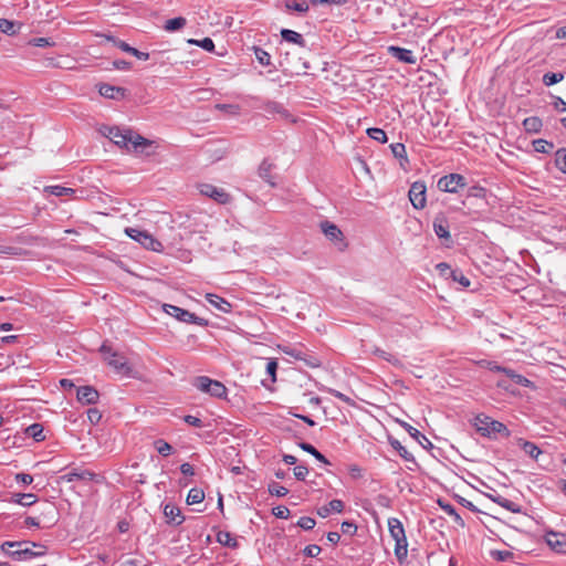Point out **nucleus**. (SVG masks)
I'll list each match as a JSON object with an SVG mask.
<instances>
[{
  "label": "nucleus",
  "mask_w": 566,
  "mask_h": 566,
  "mask_svg": "<svg viewBox=\"0 0 566 566\" xmlns=\"http://www.w3.org/2000/svg\"><path fill=\"white\" fill-rule=\"evenodd\" d=\"M164 514L168 518V523L180 525L184 522L180 510L171 504H167L164 509Z\"/></svg>",
  "instance_id": "5701e85b"
},
{
  "label": "nucleus",
  "mask_w": 566,
  "mask_h": 566,
  "mask_svg": "<svg viewBox=\"0 0 566 566\" xmlns=\"http://www.w3.org/2000/svg\"><path fill=\"white\" fill-rule=\"evenodd\" d=\"M272 167H273V165L271 163H269L268 160H263L259 167V176L264 181H266L270 186L274 187L275 181H274V177L271 174Z\"/></svg>",
  "instance_id": "7c9ffc66"
},
{
  "label": "nucleus",
  "mask_w": 566,
  "mask_h": 566,
  "mask_svg": "<svg viewBox=\"0 0 566 566\" xmlns=\"http://www.w3.org/2000/svg\"><path fill=\"white\" fill-rule=\"evenodd\" d=\"M547 544L557 553H566V537L563 534L549 532L546 535Z\"/></svg>",
  "instance_id": "a211bd4d"
},
{
  "label": "nucleus",
  "mask_w": 566,
  "mask_h": 566,
  "mask_svg": "<svg viewBox=\"0 0 566 566\" xmlns=\"http://www.w3.org/2000/svg\"><path fill=\"white\" fill-rule=\"evenodd\" d=\"M373 354L378 356L379 358L392 364V365H398L400 364V360L392 354L390 353H387L386 350L379 348V347H376L374 350H373Z\"/></svg>",
  "instance_id": "a19ab883"
},
{
  "label": "nucleus",
  "mask_w": 566,
  "mask_h": 566,
  "mask_svg": "<svg viewBox=\"0 0 566 566\" xmlns=\"http://www.w3.org/2000/svg\"><path fill=\"white\" fill-rule=\"evenodd\" d=\"M206 300L222 313H230L232 311L231 303L217 294L208 293Z\"/></svg>",
  "instance_id": "aec40b11"
},
{
  "label": "nucleus",
  "mask_w": 566,
  "mask_h": 566,
  "mask_svg": "<svg viewBox=\"0 0 566 566\" xmlns=\"http://www.w3.org/2000/svg\"><path fill=\"white\" fill-rule=\"evenodd\" d=\"M15 481L21 482L23 484H31L33 482V476L28 473H18L15 475Z\"/></svg>",
  "instance_id": "774afa93"
},
{
  "label": "nucleus",
  "mask_w": 566,
  "mask_h": 566,
  "mask_svg": "<svg viewBox=\"0 0 566 566\" xmlns=\"http://www.w3.org/2000/svg\"><path fill=\"white\" fill-rule=\"evenodd\" d=\"M390 149L394 157L400 160V166L406 168V165L409 163V160L405 145L401 143H395L390 145Z\"/></svg>",
  "instance_id": "c756f323"
},
{
  "label": "nucleus",
  "mask_w": 566,
  "mask_h": 566,
  "mask_svg": "<svg viewBox=\"0 0 566 566\" xmlns=\"http://www.w3.org/2000/svg\"><path fill=\"white\" fill-rule=\"evenodd\" d=\"M38 501L36 495L32 493H17L13 494L10 502L20 504L22 506H31Z\"/></svg>",
  "instance_id": "c85d7f7f"
},
{
  "label": "nucleus",
  "mask_w": 566,
  "mask_h": 566,
  "mask_svg": "<svg viewBox=\"0 0 566 566\" xmlns=\"http://www.w3.org/2000/svg\"><path fill=\"white\" fill-rule=\"evenodd\" d=\"M105 39L107 41H112L117 48H119L122 51H124L126 53L132 54L135 49V48L130 46L128 43H126L122 40H117L112 35H105Z\"/></svg>",
  "instance_id": "864d4df0"
},
{
  "label": "nucleus",
  "mask_w": 566,
  "mask_h": 566,
  "mask_svg": "<svg viewBox=\"0 0 566 566\" xmlns=\"http://www.w3.org/2000/svg\"><path fill=\"white\" fill-rule=\"evenodd\" d=\"M21 24L18 25V29H15V23L13 21L7 20V19H0V31L2 33L12 35L15 34L17 31L20 29Z\"/></svg>",
  "instance_id": "37998d69"
},
{
  "label": "nucleus",
  "mask_w": 566,
  "mask_h": 566,
  "mask_svg": "<svg viewBox=\"0 0 566 566\" xmlns=\"http://www.w3.org/2000/svg\"><path fill=\"white\" fill-rule=\"evenodd\" d=\"M216 107L231 115H239L240 113V106L234 104H218Z\"/></svg>",
  "instance_id": "13d9d810"
},
{
  "label": "nucleus",
  "mask_w": 566,
  "mask_h": 566,
  "mask_svg": "<svg viewBox=\"0 0 566 566\" xmlns=\"http://www.w3.org/2000/svg\"><path fill=\"white\" fill-rule=\"evenodd\" d=\"M451 277L463 287H469L471 284L470 280L459 270L451 271Z\"/></svg>",
  "instance_id": "603ef678"
},
{
  "label": "nucleus",
  "mask_w": 566,
  "mask_h": 566,
  "mask_svg": "<svg viewBox=\"0 0 566 566\" xmlns=\"http://www.w3.org/2000/svg\"><path fill=\"white\" fill-rule=\"evenodd\" d=\"M277 361L270 359L266 364V373L271 377L272 381L276 380Z\"/></svg>",
  "instance_id": "bf43d9fd"
},
{
  "label": "nucleus",
  "mask_w": 566,
  "mask_h": 566,
  "mask_svg": "<svg viewBox=\"0 0 566 566\" xmlns=\"http://www.w3.org/2000/svg\"><path fill=\"white\" fill-rule=\"evenodd\" d=\"M388 441H389V444L392 447V449H395L405 461L416 463V459L412 455V453H410L401 444V442L399 440L390 437Z\"/></svg>",
  "instance_id": "bb28decb"
},
{
  "label": "nucleus",
  "mask_w": 566,
  "mask_h": 566,
  "mask_svg": "<svg viewBox=\"0 0 566 566\" xmlns=\"http://www.w3.org/2000/svg\"><path fill=\"white\" fill-rule=\"evenodd\" d=\"M269 492L271 495H275L277 497H283L289 493V490L285 486L281 485L276 482H273L269 485Z\"/></svg>",
  "instance_id": "3c124183"
},
{
  "label": "nucleus",
  "mask_w": 566,
  "mask_h": 566,
  "mask_svg": "<svg viewBox=\"0 0 566 566\" xmlns=\"http://www.w3.org/2000/svg\"><path fill=\"white\" fill-rule=\"evenodd\" d=\"M94 478V473L87 470H78L74 469L62 475V480L66 482H74V481H91Z\"/></svg>",
  "instance_id": "412c9836"
},
{
  "label": "nucleus",
  "mask_w": 566,
  "mask_h": 566,
  "mask_svg": "<svg viewBox=\"0 0 566 566\" xmlns=\"http://www.w3.org/2000/svg\"><path fill=\"white\" fill-rule=\"evenodd\" d=\"M478 364L481 367L486 368V369H489L491 371H495V373H503L504 374L506 371V368H507V367H503V366L499 365L494 360L482 359Z\"/></svg>",
  "instance_id": "de8ad7c7"
},
{
  "label": "nucleus",
  "mask_w": 566,
  "mask_h": 566,
  "mask_svg": "<svg viewBox=\"0 0 566 566\" xmlns=\"http://www.w3.org/2000/svg\"><path fill=\"white\" fill-rule=\"evenodd\" d=\"M200 192L221 205L228 203L230 201V195L224 189L218 188L210 184L200 185Z\"/></svg>",
  "instance_id": "9d476101"
},
{
  "label": "nucleus",
  "mask_w": 566,
  "mask_h": 566,
  "mask_svg": "<svg viewBox=\"0 0 566 566\" xmlns=\"http://www.w3.org/2000/svg\"><path fill=\"white\" fill-rule=\"evenodd\" d=\"M321 230L333 242H339L344 245V237L340 229L329 221L321 222Z\"/></svg>",
  "instance_id": "ddd939ff"
},
{
  "label": "nucleus",
  "mask_w": 566,
  "mask_h": 566,
  "mask_svg": "<svg viewBox=\"0 0 566 566\" xmlns=\"http://www.w3.org/2000/svg\"><path fill=\"white\" fill-rule=\"evenodd\" d=\"M262 109L265 114L275 116L279 115L282 118H287L290 116L289 112L284 106L274 101H268L263 104Z\"/></svg>",
  "instance_id": "6ab92c4d"
},
{
  "label": "nucleus",
  "mask_w": 566,
  "mask_h": 566,
  "mask_svg": "<svg viewBox=\"0 0 566 566\" xmlns=\"http://www.w3.org/2000/svg\"><path fill=\"white\" fill-rule=\"evenodd\" d=\"M254 54L255 59L261 65L269 66L271 64V56L265 50L261 48H254Z\"/></svg>",
  "instance_id": "09e8293b"
},
{
  "label": "nucleus",
  "mask_w": 566,
  "mask_h": 566,
  "mask_svg": "<svg viewBox=\"0 0 566 566\" xmlns=\"http://www.w3.org/2000/svg\"><path fill=\"white\" fill-rule=\"evenodd\" d=\"M553 106L558 112H566V102L559 96L554 97Z\"/></svg>",
  "instance_id": "69168bd1"
},
{
  "label": "nucleus",
  "mask_w": 566,
  "mask_h": 566,
  "mask_svg": "<svg viewBox=\"0 0 566 566\" xmlns=\"http://www.w3.org/2000/svg\"><path fill=\"white\" fill-rule=\"evenodd\" d=\"M517 443L522 450L534 460H537L539 454H542V450L531 441L518 439Z\"/></svg>",
  "instance_id": "cd10ccee"
},
{
  "label": "nucleus",
  "mask_w": 566,
  "mask_h": 566,
  "mask_svg": "<svg viewBox=\"0 0 566 566\" xmlns=\"http://www.w3.org/2000/svg\"><path fill=\"white\" fill-rule=\"evenodd\" d=\"M514 384L526 387V388H534V382L530 380L528 378L524 377L523 375L517 374L515 370L511 368H506V371L504 373Z\"/></svg>",
  "instance_id": "a878e982"
},
{
  "label": "nucleus",
  "mask_w": 566,
  "mask_h": 566,
  "mask_svg": "<svg viewBox=\"0 0 566 566\" xmlns=\"http://www.w3.org/2000/svg\"><path fill=\"white\" fill-rule=\"evenodd\" d=\"M388 52L400 62L408 64H415L417 62L411 50L391 45L388 48Z\"/></svg>",
  "instance_id": "2eb2a0df"
},
{
  "label": "nucleus",
  "mask_w": 566,
  "mask_h": 566,
  "mask_svg": "<svg viewBox=\"0 0 566 566\" xmlns=\"http://www.w3.org/2000/svg\"><path fill=\"white\" fill-rule=\"evenodd\" d=\"M1 551L14 560H30L45 554L43 545L27 541L4 542Z\"/></svg>",
  "instance_id": "f03ea898"
},
{
  "label": "nucleus",
  "mask_w": 566,
  "mask_h": 566,
  "mask_svg": "<svg viewBox=\"0 0 566 566\" xmlns=\"http://www.w3.org/2000/svg\"><path fill=\"white\" fill-rule=\"evenodd\" d=\"M192 386L199 391L209 394L214 398H222L227 395V388L221 381L211 379L207 376H198L193 378Z\"/></svg>",
  "instance_id": "39448f33"
},
{
  "label": "nucleus",
  "mask_w": 566,
  "mask_h": 566,
  "mask_svg": "<svg viewBox=\"0 0 566 566\" xmlns=\"http://www.w3.org/2000/svg\"><path fill=\"white\" fill-rule=\"evenodd\" d=\"M432 227L438 238L446 240L450 239L449 222L443 214H438L434 218Z\"/></svg>",
  "instance_id": "dca6fc26"
},
{
  "label": "nucleus",
  "mask_w": 566,
  "mask_h": 566,
  "mask_svg": "<svg viewBox=\"0 0 566 566\" xmlns=\"http://www.w3.org/2000/svg\"><path fill=\"white\" fill-rule=\"evenodd\" d=\"M308 474V469L305 465H296L294 468V475L297 480L303 481L305 480L306 475Z\"/></svg>",
  "instance_id": "0e129e2a"
},
{
  "label": "nucleus",
  "mask_w": 566,
  "mask_h": 566,
  "mask_svg": "<svg viewBox=\"0 0 566 566\" xmlns=\"http://www.w3.org/2000/svg\"><path fill=\"white\" fill-rule=\"evenodd\" d=\"M534 150L542 154H549L554 149V144L546 139H535L533 140Z\"/></svg>",
  "instance_id": "4c0bfd02"
},
{
  "label": "nucleus",
  "mask_w": 566,
  "mask_h": 566,
  "mask_svg": "<svg viewBox=\"0 0 566 566\" xmlns=\"http://www.w3.org/2000/svg\"><path fill=\"white\" fill-rule=\"evenodd\" d=\"M491 555L497 562H506V560L513 559V557H514V554L512 552H510V551H499V549L497 551H492Z\"/></svg>",
  "instance_id": "5fc2aeb1"
},
{
  "label": "nucleus",
  "mask_w": 566,
  "mask_h": 566,
  "mask_svg": "<svg viewBox=\"0 0 566 566\" xmlns=\"http://www.w3.org/2000/svg\"><path fill=\"white\" fill-rule=\"evenodd\" d=\"M344 510V502L342 500H332L326 506L321 507L317 513L322 517H327L332 512L342 513Z\"/></svg>",
  "instance_id": "b1692460"
},
{
  "label": "nucleus",
  "mask_w": 566,
  "mask_h": 566,
  "mask_svg": "<svg viewBox=\"0 0 566 566\" xmlns=\"http://www.w3.org/2000/svg\"><path fill=\"white\" fill-rule=\"evenodd\" d=\"M555 166L566 174V148H560L555 153Z\"/></svg>",
  "instance_id": "79ce46f5"
},
{
  "label": "nucleus",
  "mask_w": 566,
  "mask_h": 566,
  "mask_svg": "<svg viewBox=\"0 0 566 566\" xmlns=\"http://www.w3.org/2000/svg\"><path fill=\"white\" fill-rule=\"evenodd\" d=\"M524 130L528 134H537L542 130L543 122L537 116H530L523 120Z\"/></svg>",
  "instance_id": "393cba45"
},
{
  "label": "nucleus",
  "mask_w": 566,
  "mask_h": 566,
  "mask_svg": "<svg viewBox=\"0 0 566 566\" xmlns=\"http://www.w3.org/2000/svg\"><path fill=\"white\" fill-rule=\"evenodd\" d=\"M465 186V178L460 174L443 176L438 181V188L444 192L455 193Z\"/></svg>",
  "instance_id": "6e6552de"
},
{
  "label": "nucleus",
  "mask_w": 566,
  "mask_h": 566,
  "mask_svg": "<svg viewBox=\"0 0 566 566\" xmlns=\"http://www.w3.org/2000/svg\"><path fill=\"white\" fill-rule=\"evenodd\" d=\"M44 191L50 195H53L55 197L71 196L75 192L74 189H72V188H67V187H63V186H59V185L48 186L44 188Z\"/></svg>",
  "instance_id": "e433bc0d"
},
{
  "label": "nucleus",
  "mask_w": 566,
  "mask_h": 566,
  "mask_svg": "<svg viewBox=\"0 0 566 566\" xmlns=\"http://www.w3.org/2000/svg\"><path fill=\"white\" fill-rule=\"evenodd\" d=\"M316 525V522L313 517H310V516H302L298 521H297V526L303 528L304 531H311L315 527Z\"/></svg>",
  "instance_id": "6e6d98bb"
},
{
  "label": "nucleus",
  "mask_w": 566,
  "mask_h": 566,
  "mask_svg": "<svg viewBox=\"0 0 566 566\" xmlns=\"http://www.w3.org/2000/svg\"><path fill=\"white\" fill-rule=\"evenodd\" d=\"M388 530L395 541V555L401 563L408 554V542L402 523L397 517L388 518Z\"/></svg>",
  "instance_id": "20e7f679"
},
{
  "label": "nucleus",
  "mask_w": 566,
  "mask_h": 566,
  "mask_svg": "<svg viewBox=\"0 0 566 566\" xmlns=\"http://www.w3.org/2000/svg\"><path fill=\"white\" fill-rule=\"evenodd\" d=\"M273 515L277 518H287L290 516V510L284 505H279L273 509Z\"/></svg>",
  "instance_id": "052dcab7"
},
{
  "label": "nucleus",
  "mask_w": 566,
  "mask_h": 566,
  "mask_svg": "<svg viewBox=\"0 0 566 566\" xmlns=\"http://www.w3.org/2000/svg\"><path fill=\"white\" fill-rule=\"evenodd\" d=\"M205 500V492L201 489L192 488L187 495V503L189 505L199 504Z\"/></svg>",
  "instance_id": "58836bf2"
},
{
  "label": "nucleus",
  "mask_w": 566,
  "mask_h": 566,
  "mask_svg": "<svg viewBox=\"0 0 566 566\" xmlns=\"http://www.w3.org/2000/svg\"><path fill=\"white\" fill-rule=\"evenodd\" d=\"M101 352L104 354V359L106 363L118 374L120 375H128L130 373V367L128 365V361L125 356L112 352L109 347L106 345H103L101 347Z\"/></svg>",
  "instance_id": "0eeeda50"
},
{
  "label": "nucleus",
  "mask_w": 566,
  "mask_h": 566,
  "mask_svg": "<svg viewBox=\"0 0 566 566\" xmlns=\"http://www.w3.org/2000/svg\"><path fill=\"white\" fill-rule=\"evenodd\" d=\"M399 423L423 449L430 450L433 448L432 442L418 429L413 428L405 421H400Z\"/></svg>",
  "instance_id": "4468645a"
},
{
  "label": "nucleus",
  "mask_w": 566,
  "mask_h": 566,
  "mask_svg": "<svg viewBox=\"0 0 566 566\" xmlns=\"http://www.w3.org/2000/svg\"><path fill=\"white\" fill-rule=\"evenodd\" d=\"M281 36L284 41L297 44L301 48H305L306 45L303 35L296 31L290 29H282Z\"/></svg>",
  "instance_id": "4be33fe9"
},
{
  "label": "nucleus",
  "mask_w": 566,
  "mask_h": 566,
  "mask_svg": "<svg viewBox=\"0 0 566 566\" xmlns=\"http://www.w3.org/2000/svg\"><path fill=\"white\" fill-rule=\"evenodd\" d=\"M366 133H367L369 138L378 142L380 144H385L388 140L387 134L381 128L371 127V128H368Z\"/></svg>",
  "instance_id": "ea45409f"
},
{
  "label": "nucleus",
  "mask_w": 566,
  "mask_h": 566,
  "mask_svg": "<svg viewBox=\"0 0 566 566\" xmlns=\"http://www.w3.org/2000/svg\"><path fill=\"white\" fill-rule=\"evenodd\" d=\"M125 233L133 240L140 243L145 249L160 252L163 251V244L153 234L138 228H126Z\"/></svg>",
  "instance_id": "423d86ee"
},
{
  "label": "nucleus",
  "mask_w": 566,
  "mask_h": 566,
  "mask_svg": "<svg viewBox=\"0 0 566 566\" xmlns=\"http://www.w3.org/2000/svg\"><path fill=\"white\" fill-rule=\"evenodd\" d=\"M25 433L38 442L45 440L43 426L41 423H32L25 429Z\"/></svg>",
  "instance_id": "f704fd0d"
},
{
  "label": "nucleus",
  "mask_w": 566,
  "mask_h": 566,
  "mask_svg": "<svg viewBox=\"0 0 566 566\" xmlns=\"http://www.w3.org/2000/svg\"><path fill=\"white\" fill-rule=\"evenodd\" d=\"M76 397L83 405H95L98 401L99 394L92 386H81L76 389Z\"/></svg>",
  "instance_id": "9b49d317"
},
{
  "label": "nucleus",
  "mask_w": 566,
  "mask_h": 566,
  "mask_svg": "<svg viewBox=\"0 0 566 566\" xmlns=\"http://www.w3.org/2000/svg\"><path fill=\"white\" fill-rule=\"evenodd\" d=\"M113 65L115 69L120 70V71H127L132 67L130 62H127L125 60H115L113 62Z\"/></svg>",
  "instance_id": "338daca9"
},
{
  "label": "nucleus",
  "mask_w": 566,
  "mask_h": 566,
  "mask_svg": "<svg viewBox=\"0 0 566 566\" xmlns=\"http://www.w3.org/2000/svg\"><path fill=\"white\" fill-rule=\"evenodd\" d=\"M164 311L168 315L177 318L179 322H182V323H188V322H190L191 318H193L191 312L184 310L176 305L165 304Z\"/></svg>",
  "instance_id": "f3484780"
},
{
  "label": "nucleus",
  "mask_w": 566,
  "mask_h": 566,
  "mask_svg": "<svg viewBox=\"0 0 566 566\" xmlns=\"http://www.w3.org/2000/svg\"><path fill=\"white\" fill-rule=\"evenodd\" d=\"M106 136L115 145L122 148H126L128 150L134 149L135 151L140 153H144V150L153 144L151 140L139 134H135L130 129H120L118 127H109Z\"/></svg>",
  "instance_id": "f257e3e1"
},
{
  "label": "nucleus",
  "mask_w": 566,
  "mask_h": 566,
  "mask_svg": "<svg viewBox=\"0 0 566 566\" xmlns=\"http://www.w3.org/2000/svg\"><path fill=\"white\" fill-rule=\"evenodd\" d=\"M285 9L291 11H296L298 13H306L308 10H310V7H308V3L306 0H301V1H296V0H286L285 3Z\"/></svg>",
  "instance_id": "2f4dec72"
},
{
  "label": "nucleus",
  "mask_w": 566,
  "mask_h": 566,
  "mask_svg": "<svg viewBox=\"0 0 566 566\" xmlns=\"http://www.w3.org/2000/svg\"><path fill=\"white\" fill-rule=\"evenodd\" d=\"M426 185L422 181H415L409 189V200L415 209H423L427 203Z\"/></svg>",
  "instance_id": "1a4fd4ad"
},
{
  "label": "nucleus",
  "mask_w": 566,
  "mask_h": 566,
  "mask_svg": "<svg viewBox=\"0 0 566 566\" xmlns=\"http://www.w3.org/2000/svg\"><path fill=\"white\" fill-rule=\"evenodd\" d=\"M217 541L227 547L234 548L238 546L237 538L229 532L222 531L217 534Z\"/></svg>",
  "instance_id": "c9c22d12"
},
{
  "label": "nucleus",
  "mask_w": 566,
  "mask_h": 566,
  "mask_svg": "<svg viewBox=\"0 0 566 566\" xmlns=\"http://www.w3.org/2000/svg\"><path fill=\"white\" fill-rule=\"evenodd\" d=\"M497 504L512 513L521 512V506L517 503H515L504 496L500 497V502Z\"/></svg>",
  "instance_id": "8fccbe9b"
},
{
  "label": "nucleus",
  "mask_w": 566,
  "mask_h": 566,
  "mask_svg": "<svg viewBox=\"0 0 566 566\" xmlns=\"http://www.w3.org/2000/svg\"><path fill=\"white\" fill-rule=\"evenodd\" d=\"M155 444V448L156 450L158 451L159 454H161L163 457H168L171 454L172 452V447L171 444H169L168 442H166L165 440L163 439H158L154 442Z\"/></svg>",
  "instance_id": "a18cd8bd"
},
{
  "label": "nucleus",
  "mask_w": 566,
  "mask_h": 566,
  "mask_svg": "<svg viewBox=\"0 0 566 566\" xmlns=\"http://www.w3.org/2000/svg\"><path fill=\"white\" fill-rule=\"evenodd\" d=\"M321 547L316 544H311V545H307L305 548H304V554L307 556V557H316L319 553H321Z\"/></svg>",
  "instance_id": "e2e57ef3"
},
{
  "label": "nucleus",
  "mask_w": 566,
  "mask_h": 566,
  "mask_svg": "<svg viewBox=\"0 0 566 566\" xmlns=\"http://www.w3.org/2000/svg\"><path fill=\"white\" fill-rule=\"evenodd\" d=\"M473 426L481 436L486 438H493L495 434H502L507 438L511 434L503 422L494 420L484 413L474 417Z\"/></svg>",
  "instance_id": "7ed1b4c3"
},
{
  "label": "nucleus",
  "mask_w": 566,
  "mask_h": 566,
  "mask_svg": "<svg viewBox=\"0 0 566 566\" xmlns=\"http://www.w3.org/2000/svg\"><path fill=\"white\" fill-rule=\"evenodd\" d=\"M340 527H342L343 534H346V535L353 536L357 532V525L354 522L344 521L342 523Z\"/></svg>",
  "instance_id": "4d7b16f0"
},
{
  "label": "nucleus",
  "mask_w": 566,
  "mask_h": 566,
  "mask_svg": "<svg viewBox=\"0 0 566 566\" xmlns=\"http://www.w3.org/2000/svg\"><path fill=\"white\" fill-rule=\"evenodd\" d=\"M184 420H185L186 423H188L191 427H196V428H202L203 427L202 420L200 418L196 417V416L187 415V416L184 417Z\"/></svg>",
  "instance_id": "680f3d73"
},
{
  "label": "nucleus",
  "mask_w": 566,
  "mask_h": 566,
  "mask_svg": "<svg viewBox=\"0 0 566 566\" xmlns=\"http://www.w3.org/2000/svg\"><path fill=\"white\" fill-rule=\"evenodd\" d=\"M187 24V20L184 17H177L169 19L165 22L164 30L167 32H175L182 29Z\"/></svg>",
  "instance_id": "72a5a7b5"
},
{
  "label": "nucleus",
  "mask_w": 566,
  "mask_h": 566,
  "mask_svg": "<svg viewBox=\"0 0 566 566\" xmlns=\"http://www.w3.org/2000/svg\"><path fill=\"white\" fill-rule=\"evenodd\" d=\"M127 90L120 86H114L111 84L103 83L98 87V93L105 97L111 99H123L126 96Z\"/></svg>",
  "instance_id": "f8f14e48"
},
{
  "label": "nucleus",
  "mask_w": 566,
  "mask_h": 566,
  "mask_svg": "<svg viewBox=\"0 0 566 566\" xmlns=\"http://www.w3.org/2000/svg\"><path fill=\"white\" fill-rule=\"evenodd\" d=\"M563 78H564L563 73L548 72L543 75V83L546 86H552V85L557 84L560 81H563Z\"/></svg>",
  "instance_id": "49530a36"
},
{
  "label": "nucleus",
  "mask_w": 566,
  "mask_h": 566,
  "mask_svg": "<svg viewBox=\"0 0 566 566\" xmlns=\"http://www.w3.org/2000/svg\"><path fill=\"white\" fill-rule=\"evenodd\" d=\"M188 43L200 46L208 52H212L214 50V43L210 38H205L202 40L190 39L188 40Z\"/></svg>",
  "instance_id": "c03bdc74"
},
{
  "label": "nucleus",
  "mask_w": 566,
  "mask_h": 566,
  "mask_svg": "<svg viewBox=\"0 0 566 566\" xmlns=\"http://www.w3.org/2000/svg\"><path fill=\"white\" fill-rule=\"evenodd\" d=\"M298 447L312 454L317 461L324 463V464H329V461L326 459V457L324 454H322L315 447H313L312 444L307 443V442H301L298 443Z\"/></svg>",
  "instance_id": "473e14b6"
}]
</instances>
